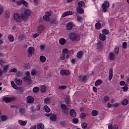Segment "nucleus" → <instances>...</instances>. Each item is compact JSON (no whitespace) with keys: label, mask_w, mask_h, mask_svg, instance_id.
Wrapping results in <instances>:
<instances>
[{"label":"nucleus","mask_w":129,"mask_h":129,"mask_svg":"<svg viewBox=\"0 0 129 129\" xmlns=\"http://www.w3.org/2000/svg\"><path fill=\"white\" fill-rule=\"evenodd\" d=\"M84 53L83 51H79L77 54V57L79 58V59H81L82 57H83Z\"/></svg>","instance_id":"obj_15"},{"label":"nucleus","mask_w":129,"mask_h":129,"mask_svg":"<svg viewBox=\"0 0 129 129\" xmlns=\"http://www.w3.org/2000/svg\"><path fill=\"white\" fill-rule=\"evenodd\" d=\"M113 76V70L110 69L109 71V80L112 79Z\"/></svg>","instance_id":"obj_11"},{"label":"nucleus","mask_w":129,"mask_h":129,"mask_svg":"<svg viewBox=\"0 0 129 129\" xmlns=\"http://www.w3.org/2000/svg\"><path fill=\"white\" fill-rule=\"evenodd\" d=\"M24 14L27 15V17H29L32 14V11L30 9H26L24 11Z\"/></svg>","instance_id":"obj_14"},{"label":"nucleus","mask_w":129,"mask_h":129,"mask_svg":"<svg viewBox=\"0 0 129 129\" xmlns=\"http://www.w3.org/2000/svg\"><path fill=\"white\" fill-rule=\"evenodd\" d=\"M8 68H9V66L8 65L5 66L3 67L4 71H5V72H7V71L8 70Z\"/></svg>","instance_id":"obj_58"},{"label":"nucleus","mask_w":129,"mask_h":129,"mask_svg":"<svg viewBox=\"0 0 129 129\" xmlns=\"http://www.w3.org/2000/svg\"><path fill=\"white\" fill-rule=\"evenodd\" d=\"M81 125L83 128H86L87 127L88 124L87 123L84 122V123H82Z\"/></svg>","instance_id":"obj_50"},{"label":"nucleus","mask_w":129,"mask_h":129,"mask_svg":"<svg viewBox=\"0 0 129 129\" xmlns=\"http://www.w3.org/2000/svg\"><path fill=\"white\" fill-rule=\"evenodd\" d=\"M80 116L81 118H82L83 119H85V118L86 117V114L85 113H82L80 114Z\"/></svg>","instance_id":"obj_42"},{"label":"nucleus","mask_w":129,"mask_h":129,"mask_svg":"<svg viewBox=\"0 0 129 129\" xmlns=\"http://www.w3.org/2000/svg\"><path fill=\"white\" fill-rule=\"evenodd\" d=\"M68 37L71 41H79L80 40V36L77 32L70 33L68 35Z\"/></svg>","instance_id":"obj_1"},{"label":"nucleus","mask_w":129,"mask_h":129,"mask_svg":"<svg viewBox=\"0 0 129 129\" xmlns=\"http://www.w3.org/2000/svg\"><path fill=\"white\" fill-rule=\"evenodd\" d=\"M128 103V101L127 100V99H125L121 102L122 105H126Z\"/></svg>","instance_id":"obj_43"},{"label":"nucleus","mask_w":129,"mask_h":129,"mask_svg":"<svg viewBox=\"0 0 129 129\" xmlns=\"http://www.w3.org/2000/svg\"><path fill=\"white\" fill-rule=\"evenodd\" d=\"M34 101L35 100L34 99V98L30 96H28L26 99L27 103H33V102H34Z\"/></svg>","instance_id":"obj_8"},{"label":"nucleus","mask_w":129,"mask_h":129,"mask_svg":"<svg viewBox=\"0 0 129 129\" xmlns=\"http://www.w3.org/2000/svg\"><path fill=\"white\" fill-rule=\"evenodd\" d=\"M69 53V50L67 48H64L62 50V54L66 56L67 59L69 58V55L68 54Z\"/></svg>","instance_id":"obj_6"},{"label":"nucleus","mask_w":129,"mask_h":129,"mask_svg":"<svg viewBox=\"0 0 129 129\" xmlns=\"http://www.w3.org/2000/svg\"><path fill=\"white\" fill-rule=\"evenodd\" d=\"M50 120H51V121H55L56 119V115H51L50 117H49Z\"/></svg>","instance_id":"obj_31"},{"label":"nucleus","mask_w":129,"mask_h":129,"mask_svg":"<svg viewBox=\"0 0 129 129\" xmlns=\"http://www.w3.org/2000/svg\"><path fill=\"white\" fill-rule=\"evenodd\" d=\"M99 39L101 41H105V40H106V36L105 34H103V33H100L99 34Z\"/></svg>","instance_id":"obj_16"},{"label":"nucleus","mask_w":129,"mask_h":129,"mask_svg":"<svg viewBox=\"0 0 129 129\" xmlns=\"http://www.w3.org/2000/svg\"><path fill=\"white\" fill-rule=\"evenodd\" d=\"M118 106H119V104L118 103H115L112 105L113 107H118Z\"/></svg>","instance_id":"obj_62"},{"label":"nucleus","mask_w":129,"mask_h":129,"mask_svg":"<svg viewBox=\"0 0 129 129\" xmlns=\"http://www.w3.org/2000/svg\"><path fill=\"white\" fill-rule=\"evenodd\" d=\"M14 20L16 22H18V23L21 22V17L18 14H15L14 15Z\"/></svg>","instance_id":"obj_7"},{"label":"nucleus","mask_w":129,"mask_h":129,"mask_svg":"<svg viewBox=\"0 0 129 129\" xmlns=\"http://www.w3.org/2000/svg\"><path fill=\"white\" fill-rule=\"evenodd\" d=\"M37 73H38V71L36 70H33L31 71V75H32V76H34L36 75Z\"/></svg>","instance_id":"obj_46"},{"label":"nucleus","mask_w":129,"mask_h":129,"mask_svg":"<svg viewBox=\"0 0 129 129\" xmlns=\"http://www.w3.org/2000/svg\"><path fill=\"white\" fill-rule=\"evenodd\" d=\"M45 128V126L44 124L42 123H39L37 124V128L38 129H44Z\"/></svg>","instance_id":"obj_27"},{"label":"nucleus","mask_w":129,"mask_h":129,"mask_svg":"<svg viewBox=\"0 0 129 129\" xmlns=\"http://www.w3.org/2000/svg\"><path fill=\"white\" fill-rule=\"evenodd\" d=\"M39 87H35L33 89V92L34 93H37V92H39Z\"/></svg>","instance_id":"obj_39"},{"label":"nucleus","mask_w":129,"mask_h":129,"mask_svg":"<svg viewBox=\"0 0 129 129\" xmlns=\"http://www.w3.org/2000/svg\"><path fill=\"white\" fill-rule=\"evenodd\" d=\"M44 102L45 104H48L49 103H50V99H49L48 98L44 99Z\"/></svg>","instance_id":"obj_45"},{"label":"nucleus","mask_w":129,"mask_h":129,"mask_svg":"<svg viewBox=\"0 0 129 129\" xmlns=\"http://www.w3.org/2000/svg\"><path fill=\"white\" fill-rule=\"evenodd\" d=\"M122 47L123 49H126V48H127V43L125 42H124L122 43Z\"/></svg>","instance_id":"obj_54"},{"label":"nucleus","mask_w":129,"mask_h":129,"mask_svg":"<svg viewBox=\"0 0 129 129\" xmlns=\"http://www.w3.org/2000/svg\"><path fill=\"white\" fill-rule=\"evenodd\" d=\"M66 28L67 30H71L73 28V23L69 22L67 24Z\"/></svg>","instance_id":"obj_10"},{"label":"nucleus","mask_w":129,"mask_h":129,"mask_svg":"<svg viewBox=\"0 0 129 129\" xmlns=\"http://www.w3.org/2000/svg\"><path fill=\"white\" fill-rule=\"evenodd\" d=\"M71 15H72V12L71 11L66 12L62 15V17L65 18V17H68V16H71Z\"/></svg>","instance_id":"obj_13"},{"label":"nucleus","mask_w":129,"mask_h":129,"mask_svg":"<svg viewBox=\"0 0 129 129\" xmlns=\"http://www.w3.org/2000/svg\"><path fill=\"white\" fill-rule=\"evenodd\" d=\"M66 86L61 85L58 87V89H60V90H64V89H66Z\"/></svg>","instance_id":"obj_48"},{"label":"nucleus","mask_w":129,"mask_h":129,"mask_svg":"<svg viewBox=\"0 0 129 129\" xmlns=\"http://www.w3.org/2000/svg\"><path fill=\"white\" fill-rule=\"evenodd\" d=\"M20 16H21V18L22 19V20H23V21H26V20L28 19V16L26 15L25 13L24 14L22 13Z\"/></svg>","instance_id":"obj_21"},{"label":"nucleus","mask_w":129,"mask_h":129,"mask_svg":"<svg viewBox=\"0 0 129 129\" xmlns=\"http://www.w3.org/2000/svg\"><path fill=\"white\" fill-rule=\"evenodd\" d=\"M103 100L105 102H107L109 100V97L108 96H104L103 98Z\"/></svg>","instance_id":"obj_49"},{"label":"nucleus","mask_w":129,"mask_h":129,"mask_svg":"<svg viewBox=\"0 0 129 129\" xmlns=\"http://www.w3.org/2000/svg\"><path fill=\"white\" fill-rule=\"evenodd\" d=\"M102 33L104 35H108L109 34V31L106 29H104L102 30Z\"/></svg>","instance_id":"obj_34"},{"label":"nucleus","mask_w":129,"mask_h":129,"mask_svg":"<svg viewBox=\"0 0 129 129\" xmlns=\"http://www.w3.org/2000/svg\"><path fill=\"white\" fill-rule=\"evenodd\" d=\"M77 21L78 22H79V23H81L82 22V17L80 16H78L77 17Z\"/></svg>","instance_id":"obj_57"},{"label":"nucleus","mask_w":129,"mask_h":129,"mask_svg":"<svg viewBox=\"0 0 129 129\" xmlns=\"http://www.w3.org/2000/svg\"><path fill=\"white\" fill-rule=\"evenodd\" d=\"M27 122H28L27 120H25V121H23L22 120H18L19 124H20V125H22V126H25V125L27 124Z\"/></svg>","instance_id":"obj_12"},{"label":"nucleus","mask_w":129,"mask_h":129,"mask_svg":"<svg viewBox=\"0 0 129 129\" xmlns=\"http://www.w3.org/2000/svg\"><path fill=\"white\" fill-rule=\"evenodd\" d=\"M20 2L25 7H28V6H29L28 2H26L25 0H20Z\"/></svg>","instance_id":"obj_38"},{"label":"nucleus","mask_w":129,"mask_h":129,"mask_svg":"<svg viewBox=\"0 0 129 129\" xmlns=\"http://www.w3.org/2000/svg\"><path fill=\"white\" fill-rule=\"evenodd\" d=\"M60 74L61 76L66 75L67 76H68L70 74V73L69 72V70H62L60 71Z\"/></svg>","instance_id":"obj_5"},{"label":"nucleus","mask_w":129,"mask_h":129,"mask_svg":"<svg viewBox=\"0 0 129 129\" xmlns=\"http://www.w3.org/2000/svg\"><path fill=\"white\" fill-rule=\"evenodd\" d=\"M119 51V48H118V47H115L114 48V52L116 55H117V54H118Z\"/></svg>","instance_id":"obj_53"},{"label":"nucleus","mask_w":129,"mask_h":129,"mask_svg":"<svg viewBox=\"0 0 129 129\" xmlns=\"http://www.w3.org/2000/svg\"><path fill=\"white\" fill-rule=\"evenodd\" d=\"M45 16L49 17H51V16H52V14H51V13H50L49 12H46Z\"/></svg>","instance_id":"obj_60"},{"label":"nucleus","mask_w":129,"mask_h":129,"mask_svg":"<svg viewBox=\"0 0 129 129\" xmlns=\"http://www.w3.org/2000/svg\"><path fill=\"white\" fill-rule=\"evenodd\" d=\"M45 30V27H44L43 25H40L38 26L37 31L39 34H41V33H42V32L44 31Z\"/></svg>","instance_id":"obj_9"},{"label":"nucleus","mask_w":129,"mask_h":129,"mask_svg":"<svg viewBox=\"0 0 129 129\" xmlns=\"http://www.w3.org/2000/svg\"><path fill=\"white\" fill-rule=\"evenodd\" d=\"M0 117L2 121H6L8 119V116L6 115H2Z\"/></svg>","instance_id":"obj_37"},{"label":"nucleus","mask_w":129,"mask_h":129,"mask_svg":"<svg viewBox=\"0 0 129 129\" xmlns=\"http://www.w3.org/2000/svg\"><path fill=\"white\" fill-rule=\"evenodd\" d=\"M107 8H109L108 4H107L106 6H105L104 4H102V10L103 13H106V12H107Z\"/></svg>","instance_id":"obj_20"},{"label":"nucleus","mask_w":129,"mask_h":129,"mask_svg":"<svg viewBox=\"0 0 129 129\" xmlns=\"http://www.w3.org/2000/svg\"><path fill=\"white\" fill-rule=\"evenodd\" d=\"M98 114V111L95 110L92 111V116H96Z\"/></svg>","instance_id":"obj_36"},{"label":"nucleus","mask_w":129,"mask_h":129,"mask_svg":"<svg viewBox=\"0 0 129 129\" xmlns=\"http://www.w3.org/2000/svg\"><path fill=\"white\" fill-rule=\"evenodd\" d=\"M59 125L60 126H62V127H64L65 126V121H61L59 123Z\"/></svg>","instance_id":"obj_55"},{"label":"nucleus","mask_w":129,"mask_h":129,"mask_svg":"<svg viewBox=\"0 0 129 129\" xmlns=\"http://www.w3.org/2000/svg\"><path fill=\"white\" fill-rule=\"evenodd\" d=\"M10 17H11V14H10V12H6L5 18H6V19H9Z\"/></svg>","instance_id":"obj_52"},{"label":"nucleus","mask_w":129,"mask_h":129,"mask_svg":"<svg viewBox=\"0 0 129 129\" xmlns=\"http://www.w3.org/2000/svg\"><path fill=\"white\" fill-rule=\"evenodd\" d=\"M60 45H65L66 44V39L64 38H60L59 40Z\"/></svg>","instance_id":"obj_19"},{"label":"nucleus","mask_w":129,"mask_h":129,"mask_svg":"<svg viewBox=\"0 0 129 129\" xmlns=\"http://www.w3.org/2000/svg\"><path fill=\"white\" fill-rule=\"evenodd\" d=\"M41 89L42 92H45V91H46V86H45L44 85H42L41 86Z\"/></svg>","instance_id":"obj_51"},{"label":"nucleus","mask_w":129,"mask_h":129,"mask_svg":"<svg viewBox=\"0 0 129 129\" xmlns=\"http://www.w3.org/2000/svg\"><path fill=\"white\" fill-rule=\"evenodd\" d=\"M27 52L28 53V57H32L34 52H35V49L34 47L30 46L28 48Z\"/></svg>","instance_id":"obj_3"},{"label":"nucleus","mask_w":129,"mask_h":129,"mask_svg":"<svg viewBox=\"0 0 129 129\" xmlns=\"http://www.w3.org/2000/svg\"><path fill=\"white\" fill-rule=\"evenodd\" d=\"M97 49H102V43L100 41H98L97 43Z\"/></svg>","instance_id":"obj_29"},{"label":"nucleus","mask_w":129,"mask_h":129,"mask_svg":"<svg viewBox=\"0 0 129 129\" xmlns=\"http://www.w3.org/2000/svg\"><path fill=\"white\" fill-rule=\"evenodd\" d=\"M40 50H44V49H45V45H40Z\"/></svg>","instance_id":"obj_63"},{"label":"nucleus","mask_w":129,"mask_h":129,"mask_svg":"<svg viewBox=\"0 0 129 129\" xmlns=\"http://www.w3.org/2000/svg\"><path fill=\"white\" fill-rule=\"evenodd\" d=\"M8 39L10 42H14L15 41V37L12 34H9L8 36Z\"/></svg>","instance_id":"obj_18"},{"label":"nucleus","mask_w":129,"mask_h":129,"mask_svg":"<svg viewBox=\"0 0 129 129\" xmlns=\"http://www.w3.org/2000/svg\"><path fill=\"white\" fill-rule=\"evenodd\" d=\"M43 108L45 109V112H50V108H49V107H48V106L47 105H45L43 107Z\"/></svg>","instance_id":"obj_40"},{"label":"nucleus","mask_w":129,"mask_h":129,"mask_svg":"<svg viewBox=\"0 0 129 129\" xmlns=\"http://www.w3.org/2000/svg\"><path fill=\"white\" fill-rule=\"evenodd\" d=\"M60 108L62 110L63 113H67V112L69 111V109H68L67 106L64 104L60 105Z\"/></svg>","instance_id":"obj_4"},{"label":"nucleus","mask_w":129,"mask_h":129,"mask_svg":"<svg viewBox=\"0 0 129 129\" xmlns=\"http://www.w3.org/2000/svg\"><path fill=\"white\" fill-rule=\"evenodd\" d=\"M86 80H87V76H84L82 78V81L84 82V81H85Z\"/></svg>","instance_id":"obj_59"},{"label":"nucleus","mask_w":129,"mask_h":129,"mask_svg":"<svg viewBox=\"0 0 129 129\" xmlns=\"http://www.w3.org/2000/svg\"><path fill=\"white\" fill-rule=\"evenodd\" d=\"M2 100H3V101H5L6 103H9V102L15 101V100H16V97H4L2 99Z\"/></svg>","instance_id":"obj_2"},{"label":"nucleus","mask_w":129,"mask_h":129,"mask_svg":"<svg viewBox=\"0 0 129 129\" xmlns=\"http://www.w3.org/2000/svg\"><path fill=\"white\" fill-rule=\"evenodd\" d=\"M23 81H24L25 82H28V81H30V80H31V77H27V76H25L22 78Z\"/></svg>","instance_id":"obj_26"},{"label":"nucleus","mask_w":129,"mask_h":129,"mask_svg":"<svg viewBox=\"0 0 129 129\" xmlns=\"http://www.w3.org/2000/svg\"><path fill=\"white\" fill-rule=\"evenodd\" d=\"M77 11L79 14H83L84 12L82 7H77Z\"/></svg>","instance_id":"obj_25"},{"label":"nucleus","mask_w":129,"mask_h":129,"mask_svg":"<svg viewBox=\"0 0 129 129\" xmlns=\"http://www.w3.org/2000/svg\"><path fill=\"white\" fill-rule=\"evenodd\" d=\"M119 84L121 86H123V85H125V82L124 81H120Z\"/></svg>","instance_id":"obj_61"},{"label":"nucleus","mask_w":129,"mask_h":129,"mask_svg":"<svg viewBox=\"0 0 129 129\" xmlns=\"http://www.w3.org/2000/svg\"><path fill=\"white\" fill-rule=\"evenodd\" d=\"M11 85L13 88H15V89H18V86H17V85H16V84H15V82H14V81L11 82Z\"/></svg>","instance_id":"obj_44"},{"label":"nucleus","mask_w":129,"mask_h":129,"mask_svg":"<svg viewBox=\"0 0 129 129\" xmlns=\"http://www.w3.org/2000/svg\"><path fill=\"white\" fill-rule=\"evenodd\" d=\"M100 84H102V81L101 80H98L95 83V85L96 86H99V85H100Z\"/></svg>","instance_id":"obj_30"},{"label":"nucleus","mask_w":129,"mask_h":129,"mask_svg":"<svg viewBox=\"0 0 129 129\" xmlns=\"http://www.w3.org/2000/svg\"><path fill=\"white\" fill-rule=\"evenodd\" d=\"M10 72L11 73H16V72H18V70L16 68L12 69L10 70Z\"/></svg>","instance_id":"obj_47"},{"label":"nucleus","mask_w":129,"mask_h":129,"mask_svg":"<svg viewBox=\"0 0 129 129\" xmlns=\"http://www.w3.org/2000/svg\"><path fill=\"white\" fill-rule=\"evenodd\" d=\"M15 81L17 84V85H22L23 84V81L22 80H18V79H15Z\"/></svg>","instance_id":"obj_22"},{"label":"nucleus","mask_w":129,"mask_h":129,"mask_svg":"<svg viewBox=\"0 0 129 129\" xmlns=\"http://www.w3.org/2000/svg\"><path fill=\"white\" fill-rule=\"evenodd\" d=\"M25 113H26V109L24 108H20L19 109V114H20V115H24Z\"/></svg>","instance_id":"obj_23"},{"label":"nucleus","mask_w":129,"mask_h":129,"mask_svg":"<svg viewBox=\"0 0 129 129\" xmlns=\"http://www.w3.org/2000/svg\"><path fill=\"white\" fill-rule=\"evenodd\" d=\"M11 129H17V127L15 125H12L11 126Z\"/></svg>","instance_id":"obj_64"},{"label":"nucleus","mask_w":129,"mask_h":129,"mask_svg":"<svg viewBox=\"0 0 129 129\" xmlns=\"http://www.w3.org/2000/svg\"><path fill=\"white\" fill-rule=\"evenodd\" d=\"M122 89H123V91H127V89H128V88L127 87V84H125L124 86L121 88Z\"/></svg>","instance_id":"obj_41"},{"label":"nucleus","mask_w":129,"mask_h":129,"mask_svg":"<svg viewBox=\"0 0 129 129\" xmlns=\"http://www.w3.org/2000/svg\"><path fill=\"white\" fill-rule=\"evenodd\" d=\"M70 113L72 117H75L76 116V112L75 111V110L73 109L70 110Z\"/></svg>","instance_id":"obj_17"},{"label":"nucleus","mask_w":129,"mask_h":129,"mask_svg":"<svg viewBox=\"0 0 129 129\" xmlns=\"http://www.w3.org/2000/svg\"><path fill=\"white\" fill-rule=\"evenodd\" d=\"M78 7H79V8H83V7H84V6L85 5V4H84V2L83 1L79 2L78 3Z\"/></svg>","instance_id":"obj_28"},{"label":"nucleus","mask_w":129,"mask_h":129,"mask_svg":"<svg viewBox=\"0 0 129 129\" xmlns=\"http://www.w3.org/2000/svg\"><path fill=\"white\" fill-rule=\"evenodd\" d=\"M73 123H78L79 122V120H78V118H75L73 119Z\"/></svg>","instance_id":"obj_56"},{"label":"nucleus","mask_w":129,"mask_h":129,"mask_svg":"<svg viewBox=\"0 0 129 129\" xmlns=\"http://www.w3.org/2000/svg\"><path fill=\"white\" fill-rule=\"evenodd\" d=\"M109 59L110 60H114V54L113 52H110L109 54Z\"/></svg>","instance_id":"obj_32"},{"label":"nucleus","mask_w":129,"mask_h":129,"mask_svg":"<svg viewBox=\"0 0 129 129\" xmlns=\"http://www.w3.org/2000/svg\"><path fill=\"white\" fill-rule=\"evenodd\" d=\"M43 19L44 21H46V22H50V21H51V19H50V17L47 16L46 15H44L43 17Z\"/></svg>","instance_id":"obj_35"},{"label":"nucleus","mask_w":129,"mask_h":129,"mask_svg":"<svg viewBox=\"0 0 129 129\" xmlns=\"http://www.w3.org/2000/svg\"><path fill=\"white\" fill-rule=\"evenodd\" d=\"M95 27L96 30H100V28H101V24H100L99 22L96 23L95 24Z\"/></svg>","instance_id":"obj_24"},{"label":"nucleus","mask_w":129,"mask_h":129,"mask_svg":"<svg viewBox=\"0 0 129 129\" xmlns=\"http://www.w3.org/2000/svg\"><path fill=\"white\" fill-rule=\"evenodd\" d=\"M40 60L42 63H45V62H46V57L43 55H41L40 57Z\"/></svg>","instance_id":"obj_33"}]
</instances>
